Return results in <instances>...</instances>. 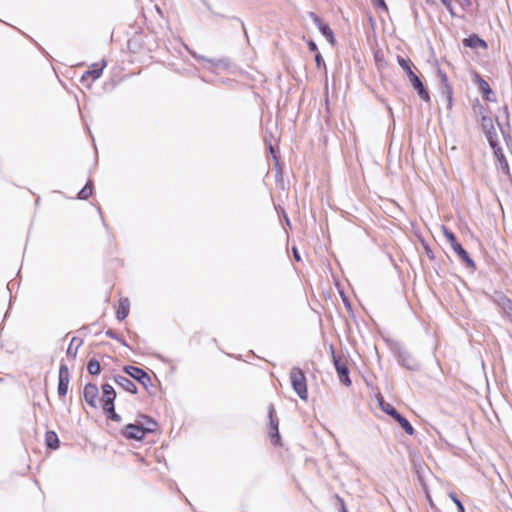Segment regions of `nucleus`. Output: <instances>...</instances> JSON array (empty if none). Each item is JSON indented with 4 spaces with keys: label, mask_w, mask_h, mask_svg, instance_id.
<instances>
[{
    "label": "nucleus",
    "mask_w": 512,
    "mask_h": 512,
    "mask_svg": "<svg viewBox=\"0 0 512 512\" xmlns=\"http://www.w3.org/2000/svg\"><path fill=\"white\" fill-rule=\"evenodd\" d=\"M129 308H130L129 300L127 298L121 299L119 302L117 312H116L117 319L119 321L124 320L128 316Z\"/></svg>",
    "instance_id": "17"
},
{
    "label": "nucleus",
    "mask_w": 512,
    "mask_h": 512,
    "mask_svg": "<svg viewBox=\"0 0 512 512\" xmlns=\"http://www.w3.org/2000/svg\"><path fill=\"white\" fill-rule=\"evenodd\" d=\"M438 75L441 79L442 84L444 85L445 91L448 95L449 104H451L452 101V89L448 84V78L445 73H443L441 70L438 71Z\"/></svg>",
    "instance_id": "22"
},
{
    "label": "nucleus",
    "mask_w": 512,
    "mask_h": 512,
    "mask_svg": "<svg viewBox=\"0 0 512 512\" xmlns=\"http://www.w3.org/2000/svg\"><path fill=\"white\" fill-rule=\"evenodd\" d=\"M442 2V4L445 6V8L447 9V11L449 12V14L452 16V17H455L456 16V13L454 12V7H453V4H452V1L451 0H440Z\"/></svg>",
    "instance_id": "33"
},
{
    "label": "nucleus",
    "mask_w": 512,
    "mask_h": 512,
    "mask_svg": "<svg viewBox=\"0 0 512 512\" xmlns=\"http://www.w3.org/2000/svg\"><path fill=\"white\" fill-rule=\"evenodd\" d=\"M102 400L104 402L103 407H109L112 408V405H114V400L116 398V392L110 384H103L102 386Z\"/></svg>",
    "instance_id": "13"
},
{
    "label": "nucleus",
    "mask_w": 512,
    "mask_h": 512,
    "mask_svg": "<svg viewBox=\"0 0 512 512\" xmlns=\"http://www.w3.org/2000/svg\"><path fill=\"white\" fill-rule=\"evenodd\" d=\"M70 381V373L68 366L61 363L59 367V382H58V394L60 397H64L68 392V385Z\"/></svg>",
    "instance_id": "5"
},
{
    "label": "nucleus",
    "mask_w": 512,
    "mask_h": 512,
    "mask_svg": "<svg viewBox=\"0 0 512 512\" xmlns=\"http://www.w3.org/2000/svg\"><path fill=\"white\" fill-rule=\"evenodd\" d=\"M408 78H409L413 88L417 91L419 97L422 100L429 102L430 96H429L427 90L425 89L422 81L419 79V77L414 72H410V74L408 75Z\"/></svg>",
    "instance_id": "10"
},
{
    "label": "nucleus",
    "mask_w": 512,
    "mask_h": 512,
    "mask_svg": "<svg viewBox=\"0 0 512 512\" xmlns=\"http://www.w3.org/2000/svg\"><path fill=\"white\" fill-rule=\"evenodd\" d=\"M308 47L311 51H317V45L313 41L308 43Z\"/></svg>",
    "instance_id": "38"
},
{
    "label": "nucleus",
    "mask_w": 512,
    "mask_h": 512,
    "mask_svg": "<svg viewBox=\"0 0 512 512\" xmlns=\"http://www.w3.org/2000/svg\"><path fill=\"white\" fill-rule=\"evenodd\" d=\"M498 303H499V306L502 308L504 313L507 310H509L510 308H512V301L509 298L505 297V296L500 297Z\"/></svg>",
    "instance_id": "28"
},
{
    "label": "nucleus",
    "mask_w": 512,
    "mask_h": 512,
    "mask_svg": "<svg viewBox=\"0 0 512 512\" xmlns=\"http://www.w3.org/2000/svg\"><path fill=\"white\" fill-rule=\"evenodd\" d=\"M45 443L47 447L51 449H57L59 447V439L54 431H47L45 434Z\"/></svg>",
    "instance_id": "19"
},
{
    "label": "nucleus",
    "mask_w": 512,
    "mask_h": 512,
    "mask_svg": "<svg viewBox=\"0 0 512 512\" xmlns=\"http://www.w3.org/2000/svg\"><path fill=\"white\" fill-rule=\"evenodd\" d=\"M123 435L127 439L141 440L145 436L143 425L128 424L123 430Z\"/></svg>",
    "instance_id": "11"
},
{
    "label": "nucleus",
    "mask_w": 512,
    "mask_h": 512,
    "mask_svg": "<svg viewBox=\"0 0 512 512\" xmlns=\"http://www.w3.org/2000/svg\"><path fill=\"white\" fill-rule=\"evenodd\" d=\"M290 381L293 390L302 400H307L308 390L306 377L302 369L299 367H293L290 371Z\"/></svg>",
    "instance_id": "1"
},
{
    "label": "nucleus",
    "mask_w": 512,
    "mask_h": 512,
    "mask_svg": "<svg viewBox=\"0 0 512 512\" xmlns=\"http://www.w3.org/2000/svg\"><path fill=\"white\" fill-rule=\"evenodd\" d=\"M274 412H275V410H274L273 405H270L269 409H268V414H269V419H270L269 435H270V438H271L273 444L278 445L280 442V434L278 431L279 421H278L277 417L274 416Z\"/></svg>",
    "instance_id": "8"
},
{
    "label": "nucleus",
    "mask_w": 512,
    "mask_h": 512,
    "mask_svg": "<svg viewBox=\"0 0 512 512\" xmlns=\"http://www.w3.org/2000/svg\"><path fill=\"white\" fill-rule=\"evenodd\" d=\"M398 361L408 370L416 371L419 369V363L406 351H399Z\"/></svg>",
    "instance_id": "12"
},
{
    "label": "nucleus",
    "mask_w": 512,
    "mask_h": 512,
    "mask_svg": "<svg viewBox=\"0 0 512 512\" xmlns=\"http://www.w3.org/2000/svg\"><path fill=\"white\" fill-rule=\"evenodd\" d=\"M308 16L311 18L313 23L318 27L321 34L331 44H333L334 43V35H333V31L331 30V28L327 24L323 23L322 20L314 12H309Z\"/></svg>",
    "instance_id": "7"
},
{
    "label": "nucleus",
    "mask_w": 512,
    "mask_h": 512,
    "mask_svg": "<svg viewBox=\"0 0 512 512\" xmlns=\"http://www.w3.org/2000/svg\"><path fill=\"white\" fill-rule=\"evenodd\" d=\"M449 497L451 498V500L456 504L457 508H458V512H465V508L463 506V504L461 503V501L457 498L456 494L455 493H450L449 494Z\"/></svg>",
    "instance_id": "32"
},
{
    "label": "nucleus",
    "mask_w": 512,
    "mask_h": 512,
    "mask_svg": "<svg viewBox=\"0 0 512 512\" xmlns=\"http://www.w3.org/2000/svg\"><path fill=\"white\" fill-rule=\"evenodd\" d=\"M509 319H510V321L512 322V316H511V317H509Z\"/></svg>",
    "instance_id": "43"
},
{
    "label": "nucleus",
    "mask_w": 512,
    "mask_h": 512,
    "mask_svg": "<svg viewBox=\"0 0 512 512\" xmlns=\"http://www.w3.org/2000/svg\"><path fill=\"white\" fill-rule=\"evenodd\" d=\"M269 149H270V152H271V153H273V152H274V151H273V147H272V145H271V144L269 145Z\"/></svg>",
    "instance_id": "42"
},
{
    "label": "nucleus",
    "mask_w": 512,
    "mask_h": 512,
    "mask_svg": "<svg viewBox=\"0 0 512 512\" xmlns=\"http://www.w3.org/2000/svg\"><path fill=\"white\" fill-rule=\"evenodd\" d=\"M292 252H293V256H294L295 260H296V261H300V259H301V258H300V254H299V252H298V250H297V248H296V247H293V248H292Z\"/></svg>",
    "instance_id": "36"
},
{
    "label": "nucleus",
    "mask_w": 512,
    "mask_h": 512,
    "mask_svg": "<svg viewBox=\"0 0 512 512\" xmlns=\"http://www.w3.org/2000/svg\"><path fill=\"white\" fill-rule=\"evenodd\" d=\"M484 133H485V136H486L491 148L498 144L497 133H496L495 127H493L492 130H490V129L485 130Z\"/></svg>",
    "instance_id": "24"
},
{
    "label": "nucleus",
    "mask_w": 512,
    "mask_h": 512,
    "mask_svg": "<svg viewBox=\"0 0 512 512\" xmlns=\"http://www.w3.org/2000/svg\"><path fill=\"white\" fill-rule=\"evenodd\" d=\"M192 56L195 58V59H198V60H202V61H205L207 62L208 64H210L211 66H218L220 64L223 63L222 60H212V59H207L205 58L204 56H199L197 55L196 53H192Z\"/></svg>",
    "instance_id": "29"
},
{
    "label": "nucleus",
    "mask_w": 512,
    "mask_h": 512,
    "mask_svg": "<svg viewBox=\"0 0 512 512\" xmlns=\"http://www.w3.org/2000/svg\"><path fill=\"white\" fill-rule=\"evenodd\" d=\"M315 61H316L318 67H320L321 63H323V58L319 53L316 54Z\"/></svg>",
    "instance_id": "37"
},
{
    "label": "nucleus",
    "mask_w": 512,
    "mask_h": 512,
    "mask_svg": "<svg viewBox=\"0 0 512 512\" xmlns=\"http://www.w3.org/2000/svg\"><path fill=\"white\" fill-rule=\"evenodd\" d=\"M125 373H127L130 377L137 380L140 384H142L145 388H147L151 384L150 376L141 368L135 366H125Z\"/></svg>",
    "instance_id": "4"
},
{
    "label": "nucleus",
    "mask_w": 512,
    "mask_h": 512,
    "mask_svg": "<svg viewBox=\"0 0 512 512\" xmlns=\"http://www.w3.org/2000/svg\"><path fill=\"white\" fill-rule=\"evenodd\" d=\"M337 500L340 503L342 512H348L347 509H346L344 500L342 498H340L339 496H337Z\"/></svg>",
    "instance_id": "35"
},
{
    "label": "nucleus",
    "mask_w": 512,
    "mask_h": 512,
    "mask_svg": "<svg viewBox=\"0 0 512 512\" xmlns=\"http://www.w3.org/2000/svg\"><path fill=\"white\" fill-rule=\"evenodd\" d=\"M87 370L91 375H99L101 372V366L99 361L96 359L89 360Z\"/></svg>",
    "instance_id": "23"
},
{
    "label": "nucleus",
    "mask_w": 512,
    "mask_h": 512,
    "mask_svg": "<svg viewBox=\"0 0 512 512\" xmlns=\"http://www.w3.org/2000/svg\"><path fill=\"white\" fill-rule=\"evenodd\" d=\"M75 341H76V338L74 337L70 343V346L67 349V356L71 357L72 359L76 358L78 347L81 345V341H80L79 344L77 345V347L73 350L72 346Z\"/></svg>",
    "instance_id": "30"
},
{
    "label": "nucleus",
    "mask_w": 512,
    "mask_h": 512,
    "mask_svg": "<svg viewBox=\"0 0 512 512\" xmlns=\"http://www.w3.org/2000/svg\"><path fill=\"white\" fill-rule=\"evenodd\" d=\"M464 45L470 48H486V42L479 38L477 35L470 36L464 39Z\"/></svg>",
    "instance_id": "18"
},
{
    "label": "nucleus",
    "mask_w": 512,
    "mask_h": 512,
    "mask_svg": "<svg viewBox=\"0 0 512 512\" xmlns=\"http://www.w3.org/2000/svg\"><path fill=\"white\" fill-rule=\"evenodd\" d=\"M481 127H482L483 131H485L487 129L492 130L493 127H494L492 118L483 115L482 118H481Z\"/></svg>",
    "instance_id": "27"
},
{
    "label": "nucleus",
    "mask_w": 512,
    "mask_h": 512,
    "mask_svg": "<svg viewBox=\"0 0 512 512\" xmlns=\"http://www.w3.org/2000/svg\"><path fill=\"white\" fill-rule=\"evenodd\" d=\"M379 405L382 411L397 421L408 435H413L415 433V430L410 422L405 417H403L391 404L386 403L383 398H380Z\"/></svg>",
    "instance_id": "2"
},
{
    "label": "nucleus",
    "mask_w": 512,
    "mask_h": 512,
    "mask_svg": "<svg viewBox=\"0 0 512 512\" xmlns=\"http://www.w3.org/2000/svg\"><path fill=\"white\" fill-rule=\"evenodd\" d=\"M464 4L470 5L471 2H470V0H464Z\"/></svg>",
    "instance_id": "41"
},
{
    "label": "nucleus",
    "mask_w": 512,
    "mask_h": 512,
    "mask_svg": "<svg viewBox=\"0 0 512 512\" xmlns=\"http://www.w3.org/2000/svg\"><path fill=\"white\" fill-rule=\"evenodd\" d=\"M492 150H493V154H494L495 158L498 161L499 168L501 169V171L503 173L508 175L509 174V165H508L507 159L503 153L502 148L497 144L494 147H492Z\"/></svg>",
    "instance_id": "14"
},
{
    "label": "nucleus",
    "mask_w": 512,
    "mask_h": 512,
    "mask_svg": "<svg viewBox=\"0 0 512 512\" xmlns=\"http://www.w3.org/2000/svg\"><path fill=\"white\" fill-rule=\"evenodd\" d=\"M157 426V423L151 419H148L146 425H143V430L145 431V435L147 433L153 432Z\"/></svg>",
    "instance_id": "31"
},
{
    "label": "nucleus",
    "mask_w": 512,
    "mask_h": 512,
    "mask_svg": "<svg viewBox=\"0 0 512 512\" xmlns=\"http://www.w3.org/2000/svg\"><path fill=\"white\" fill-rule=\"evenodd\" d=\"M377 6H378V7H380V8H383V9L387 10V6H386V4H385L384 0H378V2H377Z\"/></svg>",
    "instance_id": "39"
},
{
    "label": "nucleus",
    "mask_w": 512,
    "mask_h": 512,
    "mask_svg": "<svg viewBox=\"0 0 512 512\" xmlns=\"http://www.w3.org/2000/svg\"><path fill=\"white\" fill-rule=\"evenodd\" d=\"M476 81L478 83V88L480 92L483 94V97L487 101H495V99L491 98V95L493 94L489 84L487 81H485L483 78H481L479 75L476 76Z\"/></svg>",
    "instance_id": "16"
},
{
    "label": "nucleus",
    "mask_w": 512,
    "mask_h": 512,
    "mask_svg": "<svg viewBox=\"0 0 512 512\" xmlns=\"http://www.w3.org/2000/svg\"><path fill=\"white\" fill-rule=\"evenodd\" d=\"M397 62L400 65V67L407 73V76L410 74V72H413L411 69V61L409 59H405L402 56H397Z\"/></svg>",
    "instance_id": "25"
},
{
    "label": "nucleus",
    "mask_w": 512,
    "mask_h": 512,
    "mask_svg": "<svg viewBox=\"0 0 512 512\" xmlns=\"http://www.w3.org/2000/svg\"><path fill=\"white\" fill-rule=\"evenodd\" d=\"M99 390L97 385L88 383L84 387L83 396L85 401L93 408H97Z\"/></svg>",
    "instance_id": "9"
},
{
    "label": "nucleus",
    "mask_w": 512,
    "mask_h": 512,
    "mask_svg": "<svg viewBox=\"0 0 512 512\" xmlns=\"http://www.w3.org/2000/svg\"><path fill=\"white\" fill-rule=\"evenodd\" d=\"M103 410L109 419L114 422H121V416L115 412L114 405H112L111 409L109 407H103Z\"/></svg>",
    "instance_id": "26"
},
{
    "label": "nucleus",
    "mask_w": 512,
    "mask_h": 512,
    "mask_svg": "<svg viewBox=\"0 0 512 512\" xmlns=\"http://www.w3.org/2000/svg\"><path fill=\"white\" fill-rule=\"evenodd\" d=\"M443 233L447 241L451 244L454 252L461 258L463 262L470 268H475V263L467 253V251L462 247L460 243L457 242V239L450 230H448L445 226L442 227Z\"/></svg>",
    "instance_id": "3"
},
{
    "label": "nucleus",
    "mask_w": 512,
    "mask_h": 512,
    "mask_svg": "<svg viewBox=\"0 0 512 512\" xmlns=\"http://www.w3.org/2000/svg\"><path fill=\"white\" fill-rule=\"evenodd\" d=\"M93 191V183L89 180L86 185L79 191L78 198L81 200H86L92 195Z\"/></svg>",
    "instance_id": "21"
},
{
    "label": "nucleus",
    "mask_w": 512,
    "mask_h": 512,
    "mask_svg": "<svg viewBox=\"0 0 512 512\" xmlns=\"http://www.w3.org/2000/svg\"><path fill=\"white\" fill-rule=\"evenodd\" d=\"M106 335L109 337V338H112V339H115L117 341H119L122 345L124 346H127L125 340H123L122 338L118 337V335L116 334L115 331L113 330H107L106 331Z\"/></svg>",
    "instance_id": "34"
},
{
    "label": "nucleus",
    "mask_w": 512,
    "mask_h": 512,
    "mask_svg": "<svg viewBox=\"0 0 512 512\" xmlns=\"http://www.w3.org/2000/svg\"><path fill=\"white\" fill-rule=\"evenodd\" d=\"M105 66H106L105 61H102L101 64H93L92 69L87 71L83 77H85L87 75V76H91L93 79H98L101 76Z\"/></svg>",
    "instance_id": "20"
},
{
    "label": "nucleus",
    "mask_w": 512,
    "mask_h": 512,
    "mask_svg": "<svg viewBox=\"0 0 512 512\" xmlns=\"http://www.w3.org/2000/svg\"><path fill=\"white\" fill-rule=\"evenodd\" d=\"M505 314L507 315L508 318L511 317L512 316V307L509 310H507L505 312Z\"/></svg>",
    "instance_id": "40"
},
{
    "label": "nucleus",
    "mask_w": 512,
    "mask_h": 512,
    "mask_svg": "<svg viewBox=\"0 0 512 512\" xmlns=\"http://www.w3.org/2000/svg\"><path fill=\"white\" fill-rule=\"evenodd\" d=\"M333 362H334L335 369L338 373L340 382L342 384H344L345 386H350L351 380L349 378V370H348L346 363L343 362L340 358H338L334 353H333Z\"/></svg>",
    "instance_id": "6"
},
{
    "label": "nucleus",
    "mask_w": 512,
    "mask_h": 512,
    "mask_svg": "<svg viewBox=\"0 0 512 512\" xmlns=\"http://www.w3.org/2000/svg\"><path fill=\"white\" fill-rule=\"evenodd\" d=\"M115 382L122 387L125 391H128L132 394L137 392V387L133 381L123 375H117L114 377Z\"/></svg>",
    "instance_id": "15"
}]
</instances>
